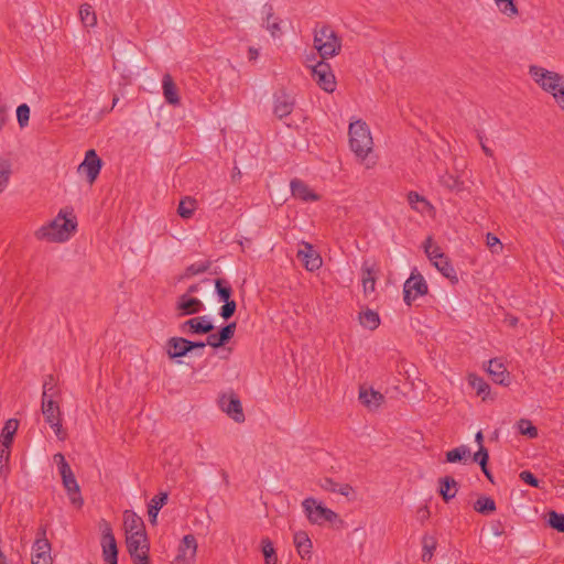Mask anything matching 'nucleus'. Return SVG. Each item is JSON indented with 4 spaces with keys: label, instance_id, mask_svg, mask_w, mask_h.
Returning <instances> with one entry per match:
<instances>
[{
    "label": "nucleus",
    "instance_id": "1",
    "mask_svg": "<svg viewBox=\"0 0 564 564\" xmlns=\"http://www.w3.org/2000/svg\"><path fill=\"white\" fill-rule=\"evenodd\" d=\"M349 147L356 158L366 164L367 169L375 165L368 161V156L372 151L373 141L368 124L362 120L350 122L348 129Z\"/></svg>",
    "mask_w": 564,
    "mask_h": 564
},
{
    "label": "nucleus",
    "instance_id": "2",
    "mask_svg": "<svg viewBox=\"0 0 564 564\" xmlns=\"http://www.w3.org/2000/svg\"><path fill=\"white\" fill-rule=\"evenodd\" d=\"M75 230L76 223L59 213L50 224L42 226L36 231V237L47 241L64 242Z\"/></svg>",
    "mask_w": 564,
    "mask_h": 564
},
{
    "label": "nucleus",
    "instance_id": "3",
    "mask_svg": "<svg viewBox=\"0 0 564 564\" xmlns=\"http://www.w3.org/2000/svg\"><path fill=\"white\" fill-rule=\"evenodd\" d=\"M314 47L323 59L334 57L341 50V41L336 32L328 25L314 30Z\"/></svg>",
    "mask_w": 564,
    "mask_h": 564
},
{
    "label": "nucleus",
    "instance_id": "4",
    "mask_svg": "<svg viewBox=\"0 0 564 564\" xmlns=\"http://www.w3.org/2000/svg\"><path fill=\"white\" fill-rule=\"evenodd\" d=\"M531 78L545 91L552 95L560 94L564 87V75L549 70L542 66L531 65L529 67Z\"/></svg>",
    "mask_w": 564,
    "mask_h": 564
},
{
    "label": "nucleus",
    "instance_id": "5",
    "mask_svg": "<svg viewBox=\"0 0 564 564\" xmlns=\"http://www.w3.org/2000/svg\"><path fill=\"white\" fill-rule=\"evenodd\" d=\"M302 507L308 521L313 524L322 525L325 522L333 523L338 520V514L335 511L325 507L313 497L304 499Z\"/></svg>",
    "mask_w": 564,
    "mask_h": 564
},
{
    "label": "nucleus",
    "instance_id": "6",
    "mask_svg": "<svg viewBox=\"0 0 564 564\" xmlns=\"http://www.w3.org/2000/svg\"><path fill=\"white\" fill-rule=\"evenodd\" d=\"M41 410L45 422L53 430L59 441L66 440V432L62 425V411L55 398H42Z\"/></svg>",
    "mask_w": 564,
    "mask_h": 564
},
{
    "label": "nucleus",
    "instance_id": "7",
    "mask_svg": "<svg viewBox=\"0 0 564 564\" xmlns=\"http://www.w3.org/2000/svg\"><path fill=\"white\" fill-rule=\"evenodd\" d=\"M429 286L424 276L414 269L403 284V301L411 305L417 297L427 293Z\"/></svg>",
    "mask_w": 564,
    "mask_h": 564
},
{
    "label": "nucleus",
    "instance_id": "8",
    "mask_svg": "<svg viewBox=\"0 0 564 564\" xmlns=\"http://www.w3.org/2000/svg\"><path fill=\"white\" fill-rule=\"evenodd\" d=\"M51 543L46 539L45 528H40L32 545V564H53Z\"/></svg>",
    "mask_w": 564,
    "mask_h": 564
},
{
    "label": "nucleus",
    "instance_id": "9",
    "mask_svg": "<svg viewBox=\"0 0 564 564\" xmlns=\"http://www.w3.org/2000/svg\"><path fill=\"white\" fill-rule=\"evenodd\" d=\"M311 68L313 79L323 90L333 93L336 89L335 75L327 62L319 61L315 65L311 66Z\"/></svg>",
    "mask_w": 564,
    "mask_h": 564
},
{
    "label": "nucleus",
    "instance_id": "10",
    "mask_svg": "<svg viewBox=\"0 0 564 564\" xmlns=\"http://www.w3.org/2000/svg\"><path fill=\"white\" fill-rule=\"evenodd\" d=\"M102 161L94 149L86 152L84 161L78 165V173L85 174L87 181L93 184L98 177Z\"/></svg>",
    "mask_w": 564,
    "mask_h": 564
},
{
    "label": "nucleus",
    "instance_id": "11",
    "mask_svg": "<svg viewBox=\"0 0 564 564\" xmlns=\"http://www.w3.org/2000/svg\"><path fill=\"white\" fill-rule=\"evenodd\" d=\"M296 258L303 263L304 268L311 272L318 270L323 264L319 253L306 241L300 243Z\"/></svg>",
    "mask_w": 564,
    "mask_h": 564
},
{
    "label": "nucleus",
    "instance_id": "12",
    "mask_svg": "<svg viewBox=\"0 0 564 564\" xmlns=\"http://www.w3.org/2000/svg\"><path fill=\"white\" fill-rule=\"evenodd\" d=\"M101 547L104 561H118V549L115 535L110 524L102 520L101 522Z\"/></svg>",
    "mask_w": 564,
    "mask_h": 564
},
{
    "label": "nucleus",
    "instance_id": "13",
    "mask_svg": "<svg viewBox=\"0 0 564 564\" xmlns=\"http://www.w3.org/2000/svg\"><path fill=\"white\" fill-rule=\"evenodd\" d=\"M214 328L208 315L189 318L180 325V330L184 334H208Z\"/></svg>",
    "mask_w": 564,
    "mask_h": 564
},
{
    "label": "nucleus",
    "instance_id": "14",
    "mask_svg": "<svg viewBox=\"0 0 564 564\" xmlns=\"http://www.w3.org/2000/svg\"><path fill=\"white\" fill-rule=\"evenodd\" d=\"M197 552V542L193 534L183 538L175 557V564H192Z\"/></svg>",
    "mask_w": 564,
    "mask_h": 564
},
{
    "label": "nucleus",
    "instance_id": "15",
    "mask_svg": "<svg viewBox=\"0 0 564 564\" xmlns=\"http://www.w3.org/2000/svg\"><path fill=\"white\" fill-rule=\"evenodd\" d=\"M175 308L177 316L194 315L204 311L203 302L197 297H192L188 294H182L177 297Z\"/></svg>",
    "mask_w": 564,
    "mask_h": 564
},
{
    "label": "nucleus",
    "instance_id": "16",
    "mask_svg": "<svg viewBox=\"0 0 564 564\" xmlns=\"http://www.w3.org/2000/svg\"><path fill=\"white\" fill-rule=\"evenodd\" d=\"M219 405L235 422L241 423L245 421L241 402L235 394H230L229 397L223 395L219 400Z\"/></svg>",
    "mask_w": 564,
    "mask_h": 564
},
{
    "label": "nucleus",
    "instance_id": "17",
    "mask_svg": "<svg viewBox=\"0 0 564 564\" xmlns=\"http://www.w3.org/2000/svg\"><path fill=\"white\" fill-rule=\"evenodd\" d=\"M295 106V99L290 94L281 91L273 96V113L279 119H283L292 113Z\"/></svg>",
    "mask_w": 564,
    "mask_h": 564
},
{
    "label": "nucleus",
    "instance_id": "18",
    "mask_svg": "<svg viewBox=\"0 0 564 564\" xmlns=\"http://www.w3.org/2000/svg\"><path fill=\"white\" fill-rule=\"evenodd\" d=\"M236 327V322H232L221 327L217 333H208V346L213 348H220L225 346L234 337Z\"/></svg>",
    "mask_w": 564,
    "mask_h": 564
},
{
    "label": "nucleus",
    "instance_id": "19",
    "mask_svg": "<svg viewBox=\"0 0 564 564\" xmlns=\"http://www.w3.org/2000/svg\"><path fill=\"white\" fill-rule=\"evenodd\" d=\"M291 194L302 202H317L319 196L302 180L293 178L290 183Z\"/></svg>",
    "mask_w": 564,
    "mask_h": 564
},
{
    "label": "nucleus",
    "instance_id": "20",
    "mask_svg": "<svg viewBox=\"0 0 564 564\" xmlns=\"http://www.w3.org/2000/svg\"><path fill=\"white\" fill-rule=\"evenodd\" d=\"M188 339L183 337H171L165 344V350L171 359L186 356L189 352Z\"/></svg>",
    "mask_w": 564,
    "mask_h": 564
},
{
    "label": "nucleus",
    "instance_id": "21",
    "mask_svg": "<svg viewBox=\"0 0 564 564\" xmlns=\"http://www.w3.org/2000/svg\"><path fill=\"white\" fill-rule=\"evenodd\" d=\"M458 482L452 476H444L438 479V494L445 502L455 498L458 492Z\"/></svg>",
    "mask_w": 564,
    "mask_h": 564
},
{
    "label": "nucleus",
    "instance_id": "22",
    "mask_svg": "<svg viewBox=\"0 0 564 564\" xmlns=\"http://www.w3.org/2000/svg\"><path fill=\"white\" fill-rule=\"evenodd\" d=\"M127 549L130 555L140 553L141 550H150L145 532H132L126 538Z\"/></svg>",
    "mask_w": 564,
    "mask_h": 564
},
{
    "label": "nucleus",
    "instance_id": "23",
    "mask_svg": "<svg viewBox=\"0 0 564 564\" xmlns=\"http://www.w3.org/2000/svg\"><path fill=\"white\" fill-rule=\"evenodd\" d=\"M359 401L369 410H377L384 401V397L373 389L360 388Z\"/></svg>",
    "mask_w": 564,
    "mask_h": 564
},
{
    "label": "nucleus",
    "instance_id": "24",
    "mask_svg": "<svg viewBox=\"0 0 564 564\" xmlns=\"http://www.w3.org/2000/svg\"><path fill=\"white\" fill-rule=\"evenodd\" d=\"M487 371L496 383L509 384V373L501 361L498 359L489 360Z\"/></svg>",
    "mask_w": 564,
    "mask_h": 564
},
{
    "label": "nucleus",
    "instance_id": "25",
    "mask_svg": "<svg viewBox=\"0 0 564 564\" xmlns=\"http://www.w3.org/2000/svg\"><path fill=\"white\" fill-rule=\"evenodd\" d=\"M62 481L65 490L67 491L70 502L74 506L82 507L84 501L80 497L79 486L74 474L63 478Z\"/></svg>",
    "mask_w": 564,
    "mask_h": 564
},
{
    "label": "nucleus",
    "instance_id": "26",
    "mask_svg": "<svg viewBox=\"0 0 564 564\" xmlns=\"http://www.w3.org/2000/svg\"><path fill=\"white\" fill-rule=\"evenodd\" d=\"M293 541L296 547V551L301 558L308 560L312 554V541L308 538L307 533L304 531H299L294 533Z\"/></svg>",
    "mask_w": 564,
    "mask_h": 564
},
{
    "label": "nucleus",
    "instance_id": "27",
    "mask_svg": "<svg viewBox=\"0 0 564 564\" xmlns=\"http://www.w3.org/2000/svg\"><path fill=\"white\" fill-rule=\"evenodd\" d=\"M162 89L165 101L169 105L176 106L180 104V96L177 93L176 85L170 74H165L162 78Z\"/></svg>",
    "mask_w": 564,
    "mask_h": 564
},
{
    "label": "nucleus",
    "instance_id": "28",
    "mask_svg": "<svg viewBox=\"0 0 564 564\" xmlns=\"http://www.w3.org/2000/svg\"><path fill=\"white\" fill-rule=\"evenodd\" d=\"M169 499L167 492H160L155 495L148 505V514L149 520L152 524L156 523L158 514L160 510L163 508L164 505H166Z\"/></svg>",
    "mask_w": 564,
    "mask_h": 564
},
{
    "label": "nucleus",
    "instance_id": "29",
    "mask_svg": "<svg viewBox=\"0 0 564 564\" xmlns=\"http://www.w3.org/2000/svg\"><path fill=\"white\" fill-rule=\"evenodd\" d=\"M432 264L437 269L438 272L442 273L443 276L448 279L453 284H456L458 282L457 272L446 254L440 260L434 261Z\"/></svg>",
    "mask_w": 564,
    "mask_h": 564
},
{
    "label": "nucleus",
    "instance_id": "30",
    "mask_svg": "<svg viewBox=\"0 0 564 564\" xmlns=\"http://www.w3.org/2000/svg\"><path fill=\"white\" fill-rule=\"evenodd\" d=\"M263 13L265 14L264 26L270 31L272 36H278L281 31V20L278 17H274L272 6L265 3L263 7Z\"/></svg>",
    "mask_w": 564,
    "mask_h": 564
},
{
    "label": "nucleus",
    "instance_id": "31",
    "mask_svg": "<svg viewBox=\"0 0 564 564\" xmlns=\"http://www.w3.org/2000/svg\"><path fill=\"white\" fill-rule=\"evenodd\" d=\"M361 282L364 288V293L366 296L375 292L376 289V276L375 271L371 267L364 263L361 268Z\"/></svg>",
    "mask_w": 564,
    "mask_h": 564
},
{
    "label": "nucleus",
    "instance_id": "32",
    "mask_svg": "<svg viewBox=\"0 0 564 564\" xmlns=\"http://www.w3.org/2000/svg\"><path fill=\"white\" fill-rule=\"evenodd\" d=\"M19 426V422L15 419H10L6 422L2 431H1V445L10 448L13 435L15 434Z\"/></svg>",
    "mask_w": 564,
    "mask_h": 564
},
{
    "label": "nucleus",
    "instance_id": "33",
    "mask_svg": "<svg viewBox=\"0 0 564 564\" xmlns=\"http://www.w3.org/2000/svg\"><path fill=\"white\" fill-rule=\"evenodd\" d=\"M124 527L127 534H131L132 532H144L143 520L134 512H124Z\"/></svg>",
    "mask_w": 564,
    "mask_h": 564
},
{
    "label": "nucleus",
    "instance_id": "34",
    "mask_svg": "<svg viewBox=\"0 0 564 564\" xmlns=\"http://www.w3.org/2000/svg\"><path fill=\"white\" fill-rule=\"evenodd\" d=\"M12 173V163L9 158L0 155V194L7 188Z\"/></svg>",
    "mask_w": 564,
    "mask_h": 564
},
{
    "label": "nucleus",
    "instance_id": "35",
    "mask_svg": "<svg viewBox=\"0 0 564 564\" xmlns=\"http://www.w3.org/2000/svg\"><path fill=\"white\" fill-rule=\"evenodd\" d=\"M468 383L476 391L477 395H481L484 400L490 392L489 384L484 380V378L475 373H470L468 376Z\"/></svg>",
    "mask_w": 564,
    "mask_h": 564
},
{
    "label": "nucleus",
    "instance_id": "36",
    "mask_svg": "<svg viewBox=\"0 0 564 564\" xmlns=\"http://www.w3.org/2000/svg\"><path fill=\"white\" fill-rule=\"evenodd\" d=\"M360 324L370 330H375L380 325L379 314L372 310H367L359 314Z\"/></svg>",
    "mask_w": 564,
    "mask_h": 564
},
{
    "label": "nucleus",
    "instance_id": "37",
    "mask_svg": "<svg viewBox=\"0 0 564 564\" xmlns=\"http://www.w3.org/2000/svg\"><path fill=\"white\" fill-rule=\"evenodd\" d=\"M196 210V200L189 196H185L181 199L177 214L184 219H189Z\"/></svg>",
    "mask_w": 564,
    "mask_h": 564
},
{
    "label": "nucleus",
    "instance_id": "38",
    "mask_svg": "<svg viewBox=\"0 0 564 564\" xmlns=\"http://www.w3.org/2000/svg\"><path fill=\"white\" fill-rule=\"evenodd\" d=\"M79 17L85 26H95L97 23L96 12L88 2L80 6Z\"/></svg>",
    "mask_w": 564,
    "mask_h": 564
},
{
    "label": "nucleus",
    "instance_id": "39",
    "mask_svg": "<svg viewBox=\"0 0 564 564\" xmlns=\"http://www.w3.org/2000/svg\"><path fill=\"white\" fill-rule=\"evenodd\" d=\"M437 541L434 536L425 534L422 538V561L430 562L436 550Z\"/></svg>",
    "mask_w": 564,
    "mask_h": 564
},
{
    "label": "nucleus",
    "instance_id": "40",
    "mask_svg": "<svg viewBox=\"0 0 564 564\" xmlns=\"http://www.w3.org/2000/svg\"><path fill=\"white\" fill-rule=\"evenodd\" d=\"M470 456V449L466 445H460L455 447L446 453V462L447 463H457L467 460Z\"/></svg>",
    "mask_w": 564,
    "mask_h": 564
},
{
    "label": "nucleus",
    "instance_id": "41",
    "mask_svg": "<svg viewBox=\"0 0 564 564\" xmlns=\"http://www.w3.org/2000/svg\"><path fill=\"white\" fill-rule=\"evenodd\" d=\"M423 248L431 263L440 260L445 256L442 249L433 242L432 237L426 238V240L423 243Z\"/></svg>",
    "mask_w": 564,
    "mask_h": 564
},
{
    "label": "nucleus",
    "instance_id": "42",
    "mask_svg": "<svg viewBox=\"0 0 564 564\" xmlns=\"http://www.w3.org/2000/svg\"><path fill=\"white\" fill-rule=\"evenodd\" d=\"M215 290L216 294L220 302L229 301L232 294V289L230 283L225 279H216L215 280Z\"/></svg>",
    "mask_w": 564,
    "mask_h": 564
},
{
    "label": "nucleus",
    "instance_id": "43",
    "mask_svg": "<svg viewBox=\"0 0 564 564\" xmlns=\"http://www.w3.org/2000/svg\"><path fill=\"white\" fill-rule=\"evenodd\" d=\"M474 509L482 514H488L496 510V502L492 498L482 496L474 503Z\"/></svg>",
    "mask_w": 564,
    "mask_h": 564
},
{
    "label": "nucleus",
    "instance_id": "44",
    "mask_svg": "<svg viewBox=\"0 0 564 564\" xmlns=\"http://www.w3.org/2000/svg\"><path fill=\"white\" fill-rule=\"evenodd\" d=\"M261 549L265 564H276L278 558L275 555V550L273 547V543L269 538H264L261 540Z\"/></svg>",
    "mask_w": 564,
    "mask_h": 564
},
{
    "label": "nucleus",
    "instance_id": "45",
    "mask_svg": "<svg viewBox=\"0 0 564 564\" xmlns=\"http://www.w3.org/2000/svg\"><path fill=\"white\" fill-rule=\"evenodd\" d=\"M408 203L416 212H423L425 207L430 206V203L417 192H410L408 194Z\"/></svg>",
    "mask_w": 564,
    "mask_h": 564
},
{
    "label": "nucleus",
    "instance_id": "46",
    "mask_svg": "<svg viewBox=\"0 0 564 564\" xmlns=\"http://www.w3.org/2000/svg\"><path fill=\"white\" fill-rule=\"evenodd\" d=\"M518 430L522 435H527L530 438H535L539 435L538 429L528 419H520L518 421Z\"/></svg>",
    "mask_w": 564,
    "mask_h": 564
},
{
    "label": "nucleus",
    "instance_id": "47",
    "mask_svg": "<svg viewBox=\"0 0 564 564\" xmlns=\"http://www.w3.org/2000/svg\"><path fill=\"white\" fill-rule=\"evenodd\" d=\"M210 267L209 261H197L192 264H189L184 273L185 278H191L200 273L206 272Z\"/></svg>",
    "mask_w": 564,
    "mask_h": 564
},
{
    "label": "nucleus",
    "instance_id": "48",
    "mask_svg": "<svg viewBox=\"0 0 564 564\" xmlns=\"http://www.w3.org/2000/svg\"><path fill=\"white\" fill-rule=\"evenodd\" d=\"M547 516L549 525L558 532H564V514L552 510Z\"/></svg>",
    "mask_w": 564,
    "mask_h": 564
},
{
    "label": "nucleus",
    "instance_id": "49",
    "mask_svg": "<svg viewBox=\"0 0 564 564\" xmlns=\"http://www.w3.org/2000/svg\"><path fill=\"white\" fill-rule=\"evenodd\" d=\"M55 379L52 375L45 377L43 381L42 398H55L57 395Z\"/></svg>",
    "mask_w": 564,
    "mask_h": 564
},
{
    "label": "nucleus",
    "instance_id": "50",
    "mask_svg": "<svg viewBox=\"0 0 564 564\" xmlns=\"http://www.w3.org/2000/svg\"><path fill=\"white\" fill-rule=\"evenodd\" d=\"M54 462L57 465L58 473L62 479L67 477L68 475L74 474L69 464L66 462L65 456L62 453H57L54 455Z\"/></svg>",
    "mask_w": 564,
    "mask_h": 564
},
{
    "label": "nucleus",
    "instance_id": "51",
    "mask_svg": "<svg viewBox=\"0 0 564 564\" xmlns=\"http://www.w3.org/2000/svg\"><path fill=\"white\" fill-rule=\"evenodd\" d=\"M440 183L444 187H446V188H448L451 191H454V189L458 191L460 188V185H462V183L458 180V177H456V176H454L452 174H448V173H445L444 175H442L440 177Z\"/></svg>",
    "mask_w": 564,
    "mask_h": 564
},
{
    "label": "nucleus",
    "instance_id": "52",
    "mask_svg": "<svg viewBox=\"0 0 564 564\" xmlns=\"http://www.w3.org/2000/svg\"><path fill=\"white\" fill-rule=\"evenodd\" d=\"M30 118V107L22 104L17 108V119L21 128L25 127Z\"/></svg>",
    "mask_w": 564,
    "mask_h": 564
},
{
    "label": "nucleus",
    "instance_id": "53",
    "mask_svg": "<svg viewBox=\"0 0 564 564\" xmlns=\"http://www.w3.org/2000/svg\"><path fill=\"white\" fill-rule=\"evenodd\" d=\"M237 304L234 300L224 301V305L220 307L219 315L224 319H229L236 312Z\"/></svg>",
    "mask_w": 564,
    "mask_h": 564
},
{
    "label": "nucleus",
    "instance_id": "54",
    "mask_svg": "<svg viewBox=\"0 0 564 564\" xmlns=\"http://www.w3.org/2000/svg\"><path fill=\"white\" fill-rule=\"evenodd\" d=\"M519 478L525 482L527 485L533 487V488H540L541 487V480L538 479L530 470H522L519 474Z\"/></svg>",
    "mask_w": 564,
    "mask_h": 564
},
{
    "label": "nucleus",
    "instance_id": "55",
    "mask_svg": "<svg viewBox=\"0 0 564 564\" xmlns=\"http://www.w3.org/2000/svg\"><path fill=\"white\" fill-rule=\"evenodd\" d=\"M486 245L488 246L492 253H498L499 251L502 250V243L500 239L491 232H488L486 235Z\"/></svg>",
    "mask_w": 564,
    "mask_h": 564
},
{
    "label": "nucleus",
    "instance_id": "56",
    "mask_svg": "<svg viewBox=\"0 0 564 564\" xmlns=\"http://www.w3.org/2000/svg\"><path fill=\"white\" fill-rule=\"evenodd\" d=\"M489 454L488 451L480 445L478 452H476L473 456V462L479 464L480 468H485V465L488 464Z\"/></svg>",
    "mask_w": 564,
    "mask_h": 564
},
{
    "label": "nucleus",
    "instance_id": "57",
    "mask_svg": "<svg viewBox=\"0 0 564 564\" xmlns=\"http://www.w3.org/2000/svg\"><path fill=\"white\" fill-rule=\"evenodd\" d=\"M496 4L498 7V10L508 17H513L518 14L516 2H496Z\"/></svg>",
    "mask_w": 564,
    "mask_h": 564
},
{
    "label": "nucleus",
    "instance_id": "58",
    "mask_svg": "<svg viewBox=\"0 0 564 564\" xmlns=\"http://www.w3.org/2000/svg\"><path fill=\"white\" fill-rule=\"evenodd\" d=\"M133 564H151L149 560V551L141 550L140 553H135L134 555H130Z\"/></svg>",
    "mask_w": 564,
    "mask_h": 564
},
{
    "label": "nucleus",
    "instance_id": "59",
    "mask_svg": "<svg viewBox=\"0 0 564 564\" xmlns=\"http://www.w3.org/2000/svg\"><path fill=\"white\" fill-rule=\"evenodd\" d=\"M319 486L322 489L326 491L336 492L338 484L334 481L332 478L325 477L319 480Z\"/></svg>",
    "mask_w": 564,
    "mask_h": 564
},
{
    "label": "nucleus",
    "instance_id": "60",
    "mask_svg": "<svg viewBox=\"0 0 564 564\" xmlns=\"http://www.w3.org/2000/svg\"><path fill=\"white\" fill-rule=\"evenodd\" d=\"M477 138L479 140V143H480V147H481V150L484 151V153L489 158H494V151L490 148H488L487 144L485 143L484 134L481 132H478Z\"/></svg>",
    "mask_w": 564,
    "mask_h": 564
},
{
    "label": "nucleus",
    "instance_id": "61",
    "mask_svg": "<svg viewBox=\"0 0 564 564\" xmlns=\"http://www.w3.org/2000/svg\"><path fill=\"white\" fill-rule=\"evenodd\" d=\"M10 457V448H7L4 446H0V467L3 466V464L8 463Z\"/></svg>",
    "mask_w": 564,
    "mask_h": 564
},
{
    "label": "nucleus",
    "instance_id": "62",
    "mask_svg": "<svg viewBox=\"0 0 564 564\" xmlns=\"http://www.w3.org/2000/svg\"><path fill=\"white\" fill-rule=\"evenodd\" d=\"M352 491V487L348 484H343V485H339L337 486V491L338 494H340L341 496H349L350 492Z\"/></svg>",
    "mask_w": 564,
    "mask_h": 564
},
{
    "label": "nucleus",
    "instance_id": "63",
    "mask_svg": "<svg viewBox=\"0 0 564 564\" xmlns=\"http://www.w3.org/2000/svg\"><path fill=\"white\" fill-rule=\"evenodd\" d=\"M207 340L206 341H192V340H188V348H189V351H192L193 349L195 348H205V346H207Z\"/></svg>",
    "mask_w": 564,
    "mask_h": 564
},
{
    "label": "nucleus",
    "instance_id": "64",
    "mask_svg": "<svg viewBox=\"0 0 564 564\" xmlns=\"http://www.w3.org/2000/svg\"><path fill=\"white\" fill-rule=\"evenodd\" d=\"M248 55L250 61L257 59L259 56V51L254 47H249Z\"/></svg>",
    "mask_w": 564,
    "mask_h": 564
}]
</instances>
